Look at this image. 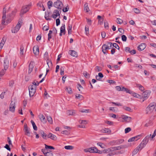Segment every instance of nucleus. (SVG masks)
Wrapping results in <instances>:
<instances>
[{"label": "nucleus", "mask_w": 156, "mask_h": 156, "mask_svg": "<svg viewBox=\"0 0 156 156\" xmlns=\"http://www.w3.org/2000/svg\"><path fill=\"white\" fill-rule=\"evenodd\" d=\"M127 37L125 35H123L122 36V39L123 41H126Z\"/></svg>", "instance_id": "13d9d810"}, {"label": "nucleus", "mask_w": 156, "mask_h": 156, "mask_svg": "<svg viewBox=\"0 0 156 156\" xmlns=\"http://www.w3.org/2000/svg\"><path fill=\"white\" fill-rule=\"evenodd\" d=\"M110 103H111L114 105H115L117 106H122V104L119 103H115L114 102H110Z\"/></svg>", "instance_id": "37998d69"}, {"label": "nucleus", "mask_w": 156, "mask_h": 156, "mask_svg": "<svg viewBox=\"0 0 156 156\" xmlns=\"http://www.w3.org/2000/svg\"><path fill=\"white\" fill-rule=\"evenodd\" d=\"M123 148L122 146L110 147L103 150V153H107L114 151L120 150Z\"/></svg>", "instance_id": "f257e3e1"}, {"label": "nucleus", "mask_w": 156, "mask_h": 156, "mask_svg": "<svg viewBox=\"0 0 156 156\" xmlns=\"http://www.w3.org/2000/svg\"><path fill=\"white\" fill-rule=\"evenodd\" d=\"M150 92L148 91H145L143 93V97L144 100H144L146 99L150 95Z\"/></svg>", "instance_id": "f8f14e48"}, {"label": "nucleus", "mask_w": 156, "mask_h": 156, "mask_svg": "<svg viewBox=\"0 0 156 156\" xmlns=\"http://www.w3.org/2000/svg\"><path fill=\"white\" fill-rule=\"evenodd\" d=\"M66 90L69 94H71L72 93V89L70 87H66Z\"/></svg>", "instance_id": "e433bc0d"}, {"label": "nucleus", "mask_w": 156, "mask_h": 156, "mask_svg": "<svg viewBox=\"0 0 156 156\" xmlns=\"http://www.w3.org/2000/svg\"><path fill=\"white\" fill-rule=\"evenodd\" d=\"M6 9L5 8H4L3 9V12H2V24L6 25L8 23L10 22V21H9V20H6V22L5 23V20L6 19Z\"/></svg>", "instance_id": "39448f33"}, {"label": "nucleus", "mask_w": 156, "mask_h": 156, "mask_svg": "<svg viewBox=\"0 0 156 156\" xmlns=\"http://www.w3.org/2000/svg\"><path fill=\"white\" fill-rule=\"evenodd\" d=\"M122 119L126 121H127L128 120L130 119L131 118L127 116L123 115L122 117Z\"/></svg>", "instance_id": "473e14b6"}, {"label": "nucleus", "mask_w": 156, "mask_h": 156, "mask_svg": "<svg viewBox=\"0 0 156 156\" xmlns=\"http://www.w3.org/2000/svg\"><path fill=\"white\" fill-rule=\"evenodd\" d=\"M60 13L59 10L57 9L55 10L53 12L51 17L55 19H56L58 16H59V18H60Z\"/></svg>", "instance_id": "1a4fd4ad"}, {"label": "nucleus", "mask_w": 156, "mask_h": 156, "mask_svg": "<svg viewBox=\"0 0 156 156\" xmlns=\"http://www.w3.org/2000/svg\"><path fill=\"white\" fill-rule=\"evenodd\" d=\"M22 23V20L21 19L19 20L16 27L12 28V32L14 33L17 32L20 29Z\"/></svg>", "instance_id": "7ed1b4c3"}, {"label": "nucleus", "mask_w": 156, "mask_h": 156, "mask_svg": "<svg viewBox=\"0 0 156 156\" xmlns=\"http://www.w3.org/2000/svg\"><path fill=\"white\" fill-rule=\"evenodd\" d=\"M6 70H5L4 69H2L0 72V79H1V77L4 75Z\"/></svg>", "instance_id": "c85d7f7f"}, {"label": "nucleus", "mask_w": 156, "mask_h": 156, "mask_svg": "<svg viewBox=\"0 0 156 156\" xmlns=\"http://www.w3.org/2000/svg\"><path fill=\"white\" fill-rule=\"evenodd\" d=\"M59 18L57 19L56 20V25L57 26H58L60 24V22Z\"/></svg>", "instance_id": "0e129e2a"}, {"label": "nucleus", "mask_w": 156, "mask_h": 156, "mask_svg": "<svg viewBox=\"0 0 156 156\" xmlns=\"http://www.w3.org/2000/svg\"><path fill=\"white\" fill-rule=\"evenodd\" d=\"M113 47H115L118 50H119V47L118 45L115 43H114L113 45Z\"/></svg>", "instance_id": "bf43d9fd"}, {"label": "nucleus", "mask_w": 156, "mask_h": 156, "mask_svg": "<svg viewBox=\"0 0 156 156\" xmlns=\"http://www.w3.org/2000/svg\"><path fill=\"white\" fill-rule=\"evenodd\" d=\"M109 110L112 111L113 112H116L118 111V109L115 107H111L109 108Z\"/></svg>", "instance_id": "393cba45"}, {"label": "nucleus", "mask_w": 156, "mask_h": 156, "mask_svg": "<svg viewBox=\"0 0 156 156\" xmlns=\"http://www.w3.org/2000/svg\"><path fill=\"white\" fill-rule=\"evenodd\" d=\"M32 84V85H34V86H35L36 87L37 85H38L39 83L37 81L35 80L34 81V82H33Z\"/></svg>", "instance_id": "e2e57ef3"}, {"label": "nucleus", "mask_w": 156, "mask_h": 156, "mask_svg": "<svg viewBox=\"0 0 156 156\" xmlns=\"http://www.w3.org/2000/svg\"><path fill=\"white\" fill-rule=\"evenodd\" d=\"M43 30L47 31L49 29V27L47 26H44L42 28Z\"/></svg>", "instance_id": "774afa93"}, {"label": "nucleus", "mask_w": 156, "mask_h": 156, "mask_svg": "<svg viewBox=\"0 0 156 156\" xmlns=\"http://www.w3.org/2000/svg\"><path fill=\"white\" fill-rule=\"evenodd\" d=\"M31 122L32 124L34 130H37V127L36 125L35 124V123L34 121L32 120H31Z\"/></svg>", "instance_id": "cd10ccee"}, {"label": "nucleus", "mask_w": 156, "mask_h": 156, "mask_svg": "<svg viewBox=\"0 0 156 156\" xmlns=\"http://www.w3.org/2000/svg\"><path fill=\"white\" fill-rule=\"evenodd\" d=\"M104 48L105 49V50H107L108 49H110V48L109 47V46L106 44H104L102 45V49Z\"/></svg>", "instance_id": "58836bf2"}, {"label": "nucleus", "mask_w": 156, "mask_h": 156, "mask_svg": "<svg viewBox=\"0 0 156 156\" xmlns=\"http://www.w3.org/2000/svg\"><path fill=\"white\" fill-rule=\"evenodd\" d=\"M91 148H92V153H96L97 151L98 150V149L96 148L91 147Z\"/></svg>", "instance_id": "5fc2aeb1"}, {"label": "nucleus", "mask_w": 156, "mask_h": 156, "mask_svg": "<svg viewBox=\"0 0 156 156\" xmlns=\"http://www.w3.org/2000/svg\"><path fill=\"white\" fill-rule=\"evenodd\" d=\"M67 150H73L74 149V147L72 146H66L64 147Z\"/></svg>", "instance_id": "72a5a7b5"}, {"label": "nucleus", "mask_w": 156, "mask_h": 156, "mask_svg": "<svg viewBox=\"0 0 156 156\" xmlns=\"http://www.w3.org/2000/svg\"><path fill=\"white\" fill-rule=\"evenodd\" d=\"M156 104L154 102L151 103L147 107L146 110L147 113H150L152 112L155 109Z\"/></svg>", "instance_id": "423d86ee"}, {"label": "nucleus", "mask_w": 156, "mask_h": 156, "mask_svg": "<svg viewBox=\"0 0 156 156\" xmlns=\"http://www.w3.org/2000/svg\"><path fill=\"white\" fill-rule=\"evenodd\" d=\"M3 66L5 70H7L9 67V61L7 58H6L4 60Z\"/></svg>", "instance_id": "9b49d317"}, {"label": "nucleus", "mask_w": 156, "mask_h": 156, "mask_svg": "<svg viewBox=\"0 0 156 156\" xmlns=\"http://www.w3.org/2000/svg\"><path fill=\"white\" fill-rule=\"evenodd\" d=\"M67 114L69 115H74L75 112L72 110H69L67 112Z\"/></svg>", "instance_id": "7c9ffc66"}, {"label": "nucleus", "mask_w": 156, "mask_h": 156, "mask_svg": "<svg viewBox=\"0 0 156 156\" xmlns=\"http://www.w3.org/2000/svg\"><path fill=\"white\" fill-rule=\"evenodd\" d=\"M76 98L78 99H80L81 98H82V99L83 98V96L81 94H76L75 95Z\"/></svg>", "instance_id": "ea45409f"}, {"label": "nucleus", "mask_w": 156, "mask_h": 156, "mask_svg": "<svg viewBox=\"0 0 156 156\" xmlns=\"http://www.w3.org/2000/svg\"><path fill=\"white\" fill-rule=\"evenodd\" d=\"M39 117L41 122H46L45 117L43 114H40L39 115Z\"/></svg>", "instance_id": "a211bd4d"}, {"label": "nucleus", "mask_w": 156, "mask_h": 156, "mask_svg": "<svg viewBox=\"0 0 156 156\" xmlns=\"http://www.w3.org/2000/svg\"><path fill=\"white\" fill-rule=\"evenodd\" d=\"M94 69L96 72H99L102 70V68L101 67L97 66L95 67Z\"/></svg>", "instance_id": "4c0bfd02"}, {"label": "nucleus", "mask_w": 156, "mask_h": 156, "mask_svg": "<svg viewBox=\"0 0 156 156\" xmlns=\"http://www.w3.org/2000/svg\"><path fill=\"white\" fill-rule=\"evenodd\" d=\"M136 87L141 91H143L144 90V87L141 85L139 84H136Z\"/></svg>", "instance_id": "4be33fe9"}, {"label": "nucleus", "mask_w": 156, "mask_h": 156, "mask_svg": "<svg viewBox=\"0 0 156 156\" xmlns=\"http://www.w3.org/2000/svg\"><path fill=\"white\" fill-rule=\"evenodd\" d=\"M123 109H125V110L129 111V112H132L131 109L129 107H127L126 106H124L123 107Z\"/></svg>", "instance_id": "c03bdc74"}, {"label": "nucleus", "mask_w": 156, "mask_h": 156, "mask_svg": "<svg viewBox=\"0 0 156 156\" xmlns=\"http://www.w3.org/2000/svg\"><path fill=\"white\" fill-rule=\"evenodd\" d=\"M39 133L41 134V136L44 139H46L47 134L45 133L42 130H41L39 131Z\"/></svg>", "instance_id": "aec40b11"}, {"label": "nucleus", "mask_w": 156, "mask_h": 156, "mask_svg": "<svg viewBox=\"0 0 156 156\" xmlns=\"http://www.w3.org/2000/svg\"><path fill=\"white\" fill-rule=\"evenodd\" d=\"M131 94L132 96L138 98H141V95L137 93L133 92V91H132V93H131Z\"/></svg>", "instance_id": "5701e85b"}, {"label": "nucleus", "mask_w": 156, "mask_h": 156, "mask_svg": "<svg viewBox=\"0 0 156 156\" xmlns=\"http://www.w3.org/2000/svg\"><path fill=\"white\" fill-rule=\"evenodd\" d=\"M48 13L46 14V12H45V18L47 20H50L51 19L49 17Z\"/></svg>", "instance_id": "6e6d98bb"}, {"label": "nucleus", "mask_w": 156, "mask_h": 156, "mask_svg": "<svg viewBox=\"0 0 156 156\" xmlns=\"http://www.w3.org/2000/svg\"><path fill=\"white\" fill-rule=\"evenodd\" d=\"M69 53L73 56L75 57H77V54L75 51L69 50Z\"/></svg>", "instance_id": "dca6fc26"}, {"label": "nucleus", "mask_w": 156, "mask_h": 156, "mask_svg": "<svg viewBox=\"0 0 156 156\" xmlns=\"http://www.w3.org/2000/svg\"><path fill=\"white\" fill-rule=\"evenodd\" d=\"M60 74L61 75H63L64 74V68L63 67H61L60 68Z\"/></svg>", "instance_id": "3c124183"}, {"label": "nucleus", "mask_w": 156, "mask_h": 156, "mask_svg": "<svg viewBox=\"0 0 156 156\" xmlns=\"http://www.w3.org/2000/svg\"><path fill=\"white\" fill-rule=\"evenodd\" d=\"M41 151L45 155L46 154V153H47V152H48V150L47 149L44 148V149H41Z\"/></svg>", "instance_id": "4d7b16f0"}, {"label": "nucleus", "mask_w": 156, "mask_h": 156, "mask_svg": "<svg viewBox=\"0 0 156 156\" xmlns=\"http://www.w3.org/2000/svg\"><path fill=\"white\" fill-rule=\"evenodd\" d=\"M117 22L119 24H121L123 22V21L122 19H120L119 18H117Z\"/></svg>", "instance_id": "de8ad7c7"}, {"label": "nucleus", "mask_w": 156, "mask_h": 156, "mask_svg": "<svg viewBox=\"0 0 156 156\" xmlns=\"http://www.w3.org/2000/svg\"><path fill=\"white\" fill-rule=\"evenodd\" d=\"M124 140L123 139H119L117 140V144H120L123 142Z\"/></svg>", "instance_id": "052dcab7"}, {"label": "nucleus", "mask_w": 156, "mask_h": 156, "mask_svg": "<svg viewBox=\"0 0 156 156\" xmlns=\"http://www.w3.org/2000/svg\"><path fill=\"white\" fill-rule=\"evenodd\" d=\"M60 32L61 33H63L64 35L65 34L66 30H65V26L64 24L62 26L60 27Z\"/></svg>", "instance_id": "6ab92c4d"}, {"label": "nucleus", "mask_w": 156, "mask_h": 156, "mask_svg": "<svg viewBox=\"0 0 156 156\" xmlns=\"http://www.w3.org/2000/svg\"><path fill=\"white\" fill-rule=\"evenodd\" d=\"M45 156H53V154L52 152L51 151H49L47 152V153L46 154Z\"/></svg>", "instance_id": "864d4df0"}, {"label": "nucleus", "mask_w": 156, "mask_h": 156, "mask_svg": "<svg viewBox=\"0 0 156 156\" xmlns=\"http://www.w3.org/2000/svg\"><path fill=\"white\" fill-rule=\"evenodd\" d=\"M72 25L71 24H69L68 28V33L69 34H71L72 32Z\"/></svg>", "instance_id": "a878e982"}, {"label": "nucleus", "mask_w": 156, "mask_h": 156, "mask_svg": "<svg viewBox=\"0 0 156 156\" xmlns=\"http://www.w3.org/2000/svg\"><path fill=\"white\" fill-rule=\"evenodd\" d=\"M136 140L135 137H133L129 139L128 140V142H131Z\"/></svg>", "instance_id": "680f3d73"}, {"label": "nucleus", "mask_w": 156, "mask_h": 156, "mask_svg": "<svg viewBox=\"0 0 156 156\" xmlns=\"http://www.w3.org/2000/svg\"><path fill=\"white\" fill-rule=\"evenodd\" d=\"M131 129L130 128V127H128L125 129V133H129V132L131 131Z\"/></svg>", "instance_id": "603ef678"}, {"label": "nucleus", "mask_w": 156, "mask_h": 156, "mask_svg": "<svg viewBox=\"0 0 156 156\" xmlns=\"http://www.w3.org/2000/svg\"><path fill=\"white\" fill-rule=\"evenodd\" d=\"M101 132L103 133H110L111 132V130L108 128H105L104 129H103L101 130Z\"/></svg>", "instance_id": "412c9836"}, {"label": "nucleus", "mask_w": 156, "mask_h": 156, "mask_svg": "<svg viewBox=\"0 0 156 156\" xmlns=\"http://www.w3.org/2000/svg\"><path fill=\"white\" fill-rule=\"evenodd\" d=\"M45 148L46 149H55V148L51 146H48V145H46V144H45Z\"/></svg>", "instance_id": "49530a36"}, {"label": "nucleus", "mask_w": 156, "mask_h": 156, "mask_svg": "<svg viewBox=\"0 0 156 156\" xmlns=\"http://www.w3.org/2000/svg\"><path fill=\"white\" fill-rule=\"evenodd\" d=\"M34 54L37 55L39 53V48L38 46H34L33 48Z\"/></svg>", "instance_id": "2eb2a0df"}, {"label": "nucleus", "mask_w": 156, "mask_h": 156, "mask_svg": "<svg viewBox=\"0 0 156 156\" xmlns=\"http://www.w3.org/2000/svg\"><path fill=\"white\" fill-rule=\"evenodd\" d=\"M151 136V134H150L146 136L141 143H143V144L145 146L148 142L149 138Z\"/></svg>", "instance_id": "ddd939ff"}, {"label": "nucleus", "mask_w": 156, "mask_h": 156, "mask_svg": "<svg viewBox=\"0 0 156 156\" xmlns=\"http://www.w3.org/2000/svg\"><path fill=\"white\" fill-rule=\"evenodd\" d=\"M23 130L25 134L28 136H30V129L28 128L26 123L24 124Z\"/></svg>", "instance_id": "6e6552de"}, {"label": "nucleus", "mask_w": 156, "mask_h": 156, "mask_svg": "<svg viewBox=\"0 0 156 156\" xmlns=\"http://www.w3.org/2000/svg\"><path fill=\"white\" fill-rule=\"evenodd\" d=\"M48 137L53 140H56L57 139L56 136L51 133H49L48 135Z\"/></svg>", "instance_id": "f3484780"}, {"label": "nucleus", "mask_w": 156, "mask_h": 156, "mask_svg": "<svg viewBox=\"0 0 156 156\" xmlns=\"http://www.w3.org/2000/svg\"><path fill=\"white\" fill-rule=\"evenodd\" d=\"M36 87L33 85H30L29 87V95L30 97L33 96L36 91Z\"/></svg>", "instance_id": "20e7f679"}, {"label": "nucleus", "mask_w": 156, "mask_h": 156, "mask_svg": "<svg viewBox=\"0 0 156 156\" xmlns=\"http://www.w3.org/2000/svg\"><path fill=\"white\" fill-rule=\"evenodd\" d=\"M47 120L48 121V122L51 124H52L53 121H52V118L50 116H48L47 117Z\"/></svg>", "instance_id": "f704fd0d"}, {"label": "nucleus", "mask_w": 156, "mask_h": 156, "mask_svg": "<svg viewBox=\"0 0 156 156\" xmlns=\"http://www.w3.org/2000/svg\"><path fill=\"white\" fill-rule=\"evenodd\" d=\"M145 146L143 144V143H141L139 145V146L137 147V148H138V149L139 150H141Z\"/></svg>", "instance_id": "2f4dec72"}, {"label": "nucleus", "mask_w": 156, "mask_h": 156, "mask_svg": "<svg viewBox=\"0 0 156 156\" xmlns=\"http://www.w3.org/2000/svg\"><path fill=\"white\" fill-rule=\"evenodd\" d=\"M77 88H78V89L80 91H81L80 88H82V89L83 88V87L81 86V84H80V83H79L77 84Z\"/></svg>", "instance_id": "338daca9"}, {"label": "nucleus", "mask_w": 156, "mask_h": 156, "mask_svg": "<svg viewBox=\"0 0 156 156\" xmlns=\"http://www.w3.org/2000/svg\"><path fill=\"white\" fill-rule=\"evenodd\" d=\"M84 10L86 11V12H88L89 8L88 6V4L87 3H86L84 5Z\"/></svg>", "instance_id": "bb28decb"}, {"label": "nucleus", "mask_w": 156, "mask_h": 156, "mask_svg": "<svg viewBox=\"0 0 156 156\" xmlns=\"http://www.w3.org/2000/svg\"><path fill=\"white\" fill-rule=\"evenodd\" d=\"M52 2L51 1H49L48 2L47 4L48 8L49 9H50V7H49L50 6H52Z\"/></svg>", "instance_id": "8fccbe9b"}, {"label": "nucleus", "mask_w": 156, "mask_h": 156, "mask_svg": "<svg viewBox=\"0 0 156 156\" xmlns=\"http://www.w3.org/2000/svg\"><path fill=\"white\" fill-rule=\"evenodd\" d=\"M5 42V40L3 38L0 43V49H1Z\"/></svg>", "instance_id": "c756f323"}, {"label": "nucleus", "mask_w": 156, "mask_h": 156, "mask_svg": "<svg viewBox=\"0 0 156 156\" xmlns=\"http://www.w3.org/2000/svg\"><path fill=\"white\" fill-rule=\"evenodd\" d=\"M34 68V66L31 63H30L29 66V70H28V73H31L33 70V69Z\"/></svg>", "instance_id": "b1692460"}, {"label": "nucleus", "mask_w": 156, "mask_h": 156, "mask_svg": "<svg viewBox=\"0 0 156 156\" xmlns=\"http://www.w3.org/2000/svg\"><path fill=\"white\" fill-rule=\"evenodd\" d=\"M37 5L38 7L41 8L43 7V5L41 2H39L37 4Z\"/></svg>", "instance_id": "69168bd1"}, {"label": "nucleus", "mask_w": 156, "mask_h": 156, "mask_svg": "<svg viewBox=\"0 0 156 156\" xmlns=\"http://www.w3.org/2000/svg\"><path fill=\"white\" fill-rule=\"evenodd\" d=\"M104 26L107 29H108V22L105 20L104 21Z\"/></svg>", "instance_id": "a18cd8bd"}, {"label": "nucleus", "mask_w": 156, "mask_h": 156, "mask_svg": "<svg viewBox=\"0 0 156 156\" xmlns=\"http://www.w3.org/2000/svg\"><path fill=\"white\" fill-rule=\"evenodd\" d=\"M83 74L86 78L90 77L89 74L88 73L87 71H84L83 73Z\"/></svg>", "instance_id": "79ce46f5"}, {"label": "nucleus", "mask_w": 156, "mask_h": 156, "mask_svg": "<svg viewBox=\"0 0 156 156\" xmlns=\"http://www.w3.org/2000/svg\"><path fill=\"white\" fill-rule=\"evenodd\" d=\"M15 101H12L9 105V110L12 113L14 112H15Z\"/></svg>", "instance_id": "9d476101"}, {"label": "nucleus", "mask_w": 156, "mask_h": 156, "mask_svg": "<svg viewBox=\"0 0 156 156\" xmlns=\"http://www.w3.org/2000/svg\"><path fill=\"white\" fill-rule=\"evenodd\" d=\"M146 47V45L145 44L142 43L140 44L138 47V50L141 51L144 50Z\"/></svg>", "instance_id": "4468645a"}, {"label": "nucleus", "mask_w": 156, "mask_h": 156, "mask_svg": "<svg viewBox=\"0 0 156 156\" xmlns=\"http://www.w3.org/2000/svg\"><path fill=\"white\" fill-rule=\"evenodd\" d=\"M91 150L92 148L91 147L89 148H88L85 149L84 150V151L85 152H90V153H92L91 152Z\"/></svg>", "instance_id": "a19ab883"}, {"label": "nucleus", "mask_w": 156, "mask_h": 156, "mask_svg": "<svg viewBox=\"0 0 156 156\" xmlns=\"http://www.w3.org/2000/svg\"><path fill=\"white\" fill-rule=\"evenodd\" d=\"M24 49V47L23 45L22 44L21 45L20 48V54L21 55H23V50Z\"/></svg>", "instance_id": "c9c22d12"}, {"label": "nucleus", "mask_w": 156, "mask_h": 156, "mask_svg": "<svg viewBox=\"0 0 156 156\" xmlns=\"http://www.w3.org/2000/svg\"><path fill=\"white\" fill-rule=\"evenodd\" d=\"M54 6L56 8L58 9V10L60 11V12H61V10L62 8L63 5L62 2L59 0H57L53 4Z\"/></svg>", "instance_id": "f03ea898"}, {"label": "nucleus", "mask_w": 156, "mask_h": 156, "mask_svg": "<svg viewBox=\"0 0 156 156\" xmlns=\"http://www.w3.org/2000/svg\"><path fill=\"white\" fill-rule=\"evenodd\" d=\"M138 148H136L134 150L132 153L133 155H135V154H137V153L139 151Z\"/></svg>", "instance_id": "09e8293b"}, {"label": "nucleus", "mask_w": 156, "mask_h": 156, "mask_svg": "<svg viewBox=\"0 0 156 156\" xmlns=\"http://www.w3.org/2000/svg\"><path fill=\"white\" fill-rule=\"evenodd\" d=\"M31 4H29L27 5H26L23 7L22 9L21 10L20 12V16H22L24 14L26 13L29 10Z\"/></svg>", "instance_id": "0eeeda50"}]
</instances>
